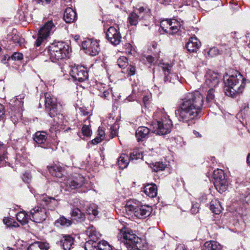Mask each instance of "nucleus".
Masks as SVG:
<instances>
[{
  "instance_id": "obj_29",
  "label": "nucleus",
  "mask_w": 250,
  "mask_h": 250,
  "mask_svg": "<svg viewBox=\"0 0 250 250\" xmlns=\"http://www.w3.org/2000/svg\"><path fill=\"white\" fill-rule=\"evenodd\" d=\"M144 192L151 198L155 197L157 193V188L155 184H148L144 188Z\"/></svg>"
},
{
  "instance_id": "obj_21",
  "label": "nucleus",
  "mask_w": 250,
  "mask_h": 250,
  "mask_svg": "<svg viewBox=\"0 0 250 250\" xmlns=\"http://www.w3.org/2000/svg\"><path fill=\"white\" fill-rule=\"evenodd\" d=\"M136 13L138 14L139 21H142V24L147 26L149 24V20L151 18L149 10L141 7L138 9V12Z\"/></svg>"
},
{
  "instance_id": "obj_54",
  "label": "nucleus",
  "mask_w": 250,
  "mask_h": 250,
  "mask_svg": "<svg viewBox=\"0 0 250 250\" xmlns=\"http://www.w3.org/2000/svg\"><path fill=\"white\" fill-rule=\"evenodd\" d=\"M129 72L128 73V74L130 75H133L135 74V67L133 66H131V65H130L129 66V67L127 68Z\"/></svg>"
},
{
  "instance_id": "obj_50",
  "label": "nucleus",
  "mask_w": 250,
  "mask_h": 250,
  "mask_svg": "<svg viewBox=\"0 0 250 250\" xmlns=\"http://www.w3.org/2000/svg\"><path fill=\"white\" fill-rule=\"evenodd\" d=\"M31 179V175L30 173L26 172L23 175L22 179L25 182L28 183Z\"/></svg>"
},
{
  "instance_id": "obj_15",
  "label": "nucleus",
  "mask_w": 250,
  "mask_h": 250,
  "mask_svg": "<svg viewBox=\"0 0 250 250\" xmlns=\"http://www.w3.org/2000/svg\"><path fill=\"white\" fill-rule=\"evenodd\" d=\"M84 178L82 175L78 174L67 179L65 182L66 190L74 189L81 187L84 183Z\"/></svg>"
},
{
  "instance_id": "obj_24",
  "label": "nucleus",
  "mask_w": 250,
  "mask_h": 250,
  "mask_svg": "<svg viewBox=\"0 0 250 250\" xmlns=\"http://www.w3.org/2000/svg\"><path fill=\"white\" fill-rule=\"evenodd\" d=\"M74 241V238L70 235H63L60 243L64 250H70L73 248Z\"/></svg>"
},
{
  "instance_id": "obj_10",
  "label": "nucleus",
  "mask_w": 250,
  "mask_h": 250,
  "mask_svg": "<svg viewBox=\"0 0 250 250\" xmlns=\"http://www.w3.org/2000/svg\"><path fill=\"white\" fill-rule=\"evenodd\" d=\"M160 24L164 32L171 35L177 33L181 27L180 22L176 19L163 20Z\"/></svg>"
},
{
  "instance_id": "obj_63",
  "label": "nucleus",
  "mask_w": 250,
  "mask_h": 250,
  "mask_svg": "<svg viewBox=\"0 0 250 250\" xmlns=\"http://www.w3.org/2000/svg\"><path fill=\"white\" fill-rule=\"evenodd\" d=\"M248 48L249 49V50L250 51V42H249L248 45Z\"/></svg>"
},
{
  "instance_id": "obj_59",
  "label": "nucleus",
  "mask_w": 250,
  "mask_h": 250,
  "mask_svg": "<svg viewBox=\"0 0 250 250\" xmlns=\"http://www.w3.org/2000/svg\"><path fill=\"white\" fill-rule=\"evenodd\" d=\"M104 134V132L103 130H99V135H100L99 137H101V138H103V135Z\"/></svg>"
},
{
  "instance_id": "obj_1",
  "label": "nucleus",
  "mask_w": 250,
  "mask_h": 250,
  "mask_svg": "<svg viewBox=\"0 0 250 250\" xmlns=\"http://www.w3.org/2000/svg\"><path fill=\"white\" fill-rule=\"evenodd\" d=\"M203 108V97L197 91L187 94L181 100L175 113L179 121L190 125L194 123L195 120L200 118Z\"/></svg>"
},
{
  "instance_id": "obj_40",
  "label": "nucleus",
  "mask_w": 250,
  "mask_h": 250,
  "mask_svg": "<svg viewBox=\"0 0 250 250\" xmlns=\"http://www.w3.org/2000/svg\"><path fill=\"white\" fill-rule=\"evenodd\" d=\"M7 159V152L4 144L0 142V163L5 162Z\"/></svg>"
},
{
  "instance_id": "obj_26",
  "label": "nucleus",
  "mask_w": 250,
  "mask_h": 250,
  "mask_svg": "<svg viewBox=\"0 0 250 250\" xmlns=\"http://www.w3.org/2000/svg\"><path fill=\"white\" fill-rule=\"evenodd\" d=\"M4 224L7 228L12 229L20 227V224L21 226H24L28 223L27 220H3Z\"/></svg>"
},
{
  "instance_id": "obj_39",
  "label": "nucleus",
  "mask_w": 250,
  "mask_h": 250,
  "mask_svg": "<svg viewBox=\"0 0 250 250\" xmlns=\"http://www.w3.org/2000/svg\"><path fill=\"white\" fill-rule=\"evenodd\" d=\"M49 248L48 244L40 243L38 245H30L27 250H47Z\"/></svg>"
},
{
  "instance_id": "obj_8",
  "label": "nucleus",
  "mask_w": 250,
  "mask_h": 250,
  "mask_svg": "<svg viewBox=\"0 0 250 250\" xmlns=\"http://www.w3.org/2000/svg\"><path fill=\"white\" fill-rule=\"evenodd\" d=\"M56 29V26L52 21L45 22L38 32V38L35 42L36 46H40Z\"/></svg>"
},
{
  "instance_id": "obj_56",
  "label": "nucleus",
  "mask_w": 250,
  "mask_h": 250,
  "mask_svg": "<svg viewBox=\"0 0 250 250\" xmlns=\"http://www.w3.org/2000/svg\"><path fill=\"white\" fill-rule=\"evenodd\" d=\"M175 250H186L184 245L179 244L177 246Z\"/></svg>"
},
{
  "instance_id": "obj_28",
  "label": "nucleus",
  "mask_w": 250,
  "mask_h": 250,
  "mask_svg": "<svg viewBox=\"0 0 250 250\" xmlns=\"http://www.w3.org/2000/svg\"><path fill=\"white\" fill-rule=\"evenodd\" d=\"M50 173L53 176L61 178L64 172L63 169L60 165H55L48 168Z\"/></svg>"
},
{
  "instance_id": "obj_25",
  "label": "nucleus",
  "mask_w": 250,
  "mask_h": 250,
  "mask_svg": "<svg viewBox=\"0 0 250 250\" xmlns=\"http://www.w3.org/2000/svg\"><path fill=\"white\" fill-rule=\"evenodd\" d=\"M140 202L135 200H130L126 202L125 208L126 212L128 215L134 214L135 210L139 208Z\"/></svg>"
},
{
  "instance_id": "obj_38",
  "label": "nucleus",
  "mask_w": 250,
  "mask_h": 250,
  "mask_svg": "<svg viewBox=\"0 0 250 250\" xmlns=\"http://www.w3.org/2000/svg\"><path fill=\"white\" fill-rule=\"evenodd\" d=\"M72 223L71 220H57L55 225L58 228H65L69 227Z\"/></svg>"
},
{
  "instance_id": "obj_17",
  "label": "nucleus",
  "mask_w": 250,
  "mask_h": 250,
  "mask_svg": "<svg viewBox=\"0 0 250 250\" xmlns=\"http://www.w3.org/2000/svg\"><path fill=\"white\" fill-rule=\"evenodd\" d=\"M218 83V74L211 70L208 71L205 75L204 85L208 87H215Z\"/></svg>"
},
{
  "instance_id": "obj_5",
  "label": "nucleus",
  "mask_w": 250,
  "mask_h": 250,
  "mask_svg": "<svg viewBox=\"0 0 250 250\" xmlns=\"http://www.w3.org/2000/svg\"><path fill=\"white\" fill-rule=\"evenodd\" d=\"M122 242L124 243L126 248L130 250H141L142 247V239L134 232L125 227L120 229Z\"/></svg>"
},
{
  "instance_id": "obj_37",
  "label": "nucleus",
  "mask_w": 250,
  "mask_h": 250,
  "mask_svg": "<svg viewBox=\"0 0 250 250\" xmlns=\"http://www.w3.org/2000/svg\"><path fill=\"white\" fill-rule=\"evenodd\" d=\"M139 21L137 13L133 12L129 14L128 17V21L130 25L136 26Z\"/></svg>"
},
{
  "instance_id": "obj_9",
  "label": "nucleus",
  "mask_w": 250,
  "mask_h": 250,
  "mask_svg": "<svg viewBox=\"0 0 250 250\" xmlns=\"http://www.w3.org/2000/svg\"><path fill=\"white\" fill-rule=\"evenodd\" d=\"M89 240L84 244L85 250H98V240L101 235L97 232L93 227H89L87 230Z\"/></svg>"
},
{
  "instance_id": "obj_13",
  "label": "nucleus",
  "mask_w": 250,
  "mask_h": 250,
  "mask_svg": "<svg viewBox=\"0 0 250 250\" xmlns=\"http://www.w3.org/2000/svg\"><path fill=\"white\" fill-rule=\"evenodd\" d=\"M69 73L75 81L83 82L88 78V71L83 66H72Z\"/></svg>"
},
{
  "instance_id": "obj_41",
  "label": "nucleus",
  "mask_w": 250,
  "mask_h": 250,
  "mask_svg": "<svg viewBox=\"0 0 250 250\" xmlns=\"http://www.w3.org/2000/svg\"><path fill=\"white\" fill-rule=\"evenodd\" d=\"M98 250H111V246L106 241L98 240Z\"/></svg>"
},
{
  "instance_id": "obj_44",
  "label": "nucleus",
  "mask_w": 250,
  "mask_h": 250,
  "mask_svg": "<svg viewBox=\"0 0 250 250\" xmlns=\"http://www.w3.org/2000/svg\"><path fill=\"white\" fill-rule=\"evenodd\" d=\"M82 132L83 135L89 137L91 135V130L89 127L86 125H83L82 128Z\"/></svg>"
},
{
  "instance_id": "obj_12",
  "label": "nucleus",
  "mask_w": 250,
  "mask_h": 250,
  "mask_svg": "<svg viewBox=\"0 0 250 250\" xmlns=\"http://www.w3.org/2000/svg\"><path fill=\"white\" fill-rule=\"evenodd\" d=\"M82 46L85 53L92 56L98 55L100 50L99 43L96 40L87 39L83 42Z\"/></svg>"
},
{
  "instance_id": "obj_35",
  "label": "nucleus",
  "mask_w": 250,
  "mask_h": 250,
  "mask_svg": "<svg viewBox=\"0 0 250 250\" xmlns=\"http://www.w3.org/2000/svg\"><path fill=\"white\" fill-rule=\"evenodd\" d=\"M210 209L213 213L216 214H219L222 209V207L220 202L216 200L211 201L210 205Z\"/></svg>"
},
{
  "instance_id": "obj_7",
  "label": "nucleus",
  "mask_w": 250,
  "mask_h": 250,
  "mask_svg": "<svg viewBox=\"0 0 250 250\" xmlns=\"http://www.w3.org/2000/svg\"><path fill=\"white\" fill-rule=\"evenodd\" d=\"M152 126L151 130L153 133L159 135H164L170 132L172 122L165 116L163 118L153 121Z\"/></svg>"
},
{
  "instance_id": "obj_49",
  "label": "nucleus",
  "mask_w": 250,
  "mask_h": 250,
  "mask_svg": "<svg viewBox=\"0 0 250 250\" xmlns=\"http://www.w3.org/2000/svg\"><path fill=\"white\" fill-rule=\"evenodd\" d=\"M27 214L24 211H21L16 213V219H27Z\"/></svg>"
},
{
  "instance_id": "obj_42",
  "label": "nucleus",
  "mask_w": 250,
  "mask_h": 250,
  "mask_svg": "<svg viewBox=\"0 0 250 250\" xmlns=\"http://www.w3.org/2000/svg\"><path fill=\"white\" fill-rule=\"evenodd\" d=\"M128 60L125 57H121L117 60V64L121 68H124L128 64Z\"/></svg>"
},
{
  "instance_id": "obj_57",
  "label": "nucleus",
  "mask_w": 250,
  "mask_h": 250,
  "mask_svg": "<svg viewBox=\"0 0 250 250\" xmlns=\"http://www.w3.org/2000/svg\"><path fill=\"white\" fill-rule=\"evenodd\" d=\"M109 95V92L107 91H104L101 95V97L104 98H107Z\"/></svg>"
},
{
  "instance_id": "obj_62",
  "label": "nucleus",
  "mask_w": 250,
  "mask_h": 250,
  "mask_svg": "<svg viewBox=\"0 0 250 250\" xmlns=\"http://www.w3.org/2000/svg\"><path fill=\"white\" fill-rule=\"evenodd\" d=\"M128 101H132V99H131V98L130 97H128L127 99H126ZM134 99H132V101H133Z\"/></svg>"
},
{
  "instance_id": "obj_20",
  "label": "nucleus",
  "mask_w": 250,
  "mask_h": 250,
  "mask_svg": "<svg viewBox=\"0 0 250 250\" xmlns=\"http://www.w3.org/2000/svg\"><path fill=\"white\" fill-rule=\"evenodd\" d=\"M47 133L45 131H37L33 135V139L42 147L47 146Z\"/></svg>"
},
{
  "instance_id": "obj_34",
  "label": "nucleus",
  "mask_w": 250,
  "mask_h": 250,
  "mask_svg": "<svg viewBox=\"0 0 250 250\" xmlns=\"http://www.w3.org/2000/svg\"><path fill=\"white\" fill-rule=\"evenodd\" d=\"M130 161L129 156L125 154H122L118 158V163L119 167L121 169L127 167Z\"/></svg>"
},
{
  "instance_id": "obj_32",
  "label": "nucleus",
  "mask_w": 250,
  "mask_h": 250,
  "mask_svg": "<svg viewBox=\"0 0 250 250\" xmlns=\"http://www.w3.org/2000/svg\"><path fill=\"white\" fill-rule=\"evenodd\" d=\"M149 155V153L143 154L142 153L139 152L138 150H134L130 153L129 158L130 161L137 160L139 159H142L143 160H147V157Z\"/></svg>"
},
{
  "instance_id": "obj_60",
  "label": "nucleus",
  "mask_w": 250,
  "mask_h": 250,
  "mask_svg": "<svg viewBox=\"0 0 250 250\" xmlns=\"http://www.w3.org/2000/svg\"><path fill=\"white\" fill-rule=\"evenodd\" d=\"M193 133L195 135H196V137H200L201 136V135L200 134V133L195 130L193 131Z\"/></svg>"
},
{
  "instance_id": "obj_3",
  "label": "nucleus",
  "mask_w": 250,
  "mask_h": 250,
  "mask_svg": "<svg viewBox=\"0 0 250 250\" xmlns=\"http://www.w3.org/2000/svg\"><path fill=\"white\" fill-rule=\"evenodd\" d=\"M69 45L63 42H54L49 45L47 51L50 59L53 62H57L66 57L69 53Z\"/></svg>"
},
{
  "instance_id": "obj_11",
  "label": "nucleus",
  "mask_w": 250,
  "mask_h": 250,
  "mask_svg": "<svg viewBox=\"0 0 250 250\" xmlns=\"http://www.w3.org/2000/svg\"><path fill=\"white\" fill-rule=\"evenodd\" d=\"M213 175L216 189L220 193L226 191L228 188V184L224 171L221 169L214 170Z\"/></svg>"
},
{
  "instance_id": "obj_16",
  "label": "nucleus",
  "mask_w": 250,
  "mask_h": 250,
  "mask_svg": "<svg viewBox=\"0 0 250 250\" xmlns=\"http://www.w3.org/2000/svg\"><path fill=\"white\" fill-rule=\"evenodd\" d=\"M106 37L108 41L114 45H117L121 42V35L120 32L113 26L110 27L106 33Z\"/></svg>"
},
{
  "instance_id": "obj_45",
  "label": "nucleus",
  "mask_w": 250,
  "mask_h": 250,
  "mask_svg": "<svg viewBox=\"0 0 250 250\" xmlns=\"http://www.w3.org/2000/svg\"><path fill=\"white\" fill-rule=\"evenodd\" d=\"M208 55L211 57L216 56L219 53V51L217 48L214 47L209 49L208 51Z\"/></svg>"
},
{
  "instance_id": "obj_30",
  "label": "nucleus",
  "mask_w": 250,
  "mask_h": 250,
  "mask_svg": "<svg viewBox=\"0 0 250 250\" xmlns=\"http://www.w3.org/2000/svg\"><path fill=\"white\" fill-rule=\"evenodd\" d=\"M222 247L216 241H209L205 243L203 250H221Z\"/></svg>"
},
{
  "instance_id": "obj_31",
  "label": "nucleus",
  "mask_w": 250,
  "mask_h": 250,
  "mask_svg": "<svg viewBox=\"0 0 250 250\" xmlns=\"http://www.w3.org/2000/svg\"><path fill=\"white\" fill-rule=\"evenodd\" d=\"M14 102L15 104H14L13 107H14V108H17V109H15V114L13 116L15 117L16 119L18 120L22 116L21 111L22 110L23 102L22 101L19 100L17 98L15 100Z\"/></svg>"
},
{
  "instance_id": "obj_47",
  "label": "nucleus",
  "mask_w": 250,
  "mask_h": 250,
  "mask_svg": "<svg viewBox=\"0 0 250 250\" xmlns=\"http://www.w3.org/2000/svg\"><path fill=\"white\" fill-rule=\"evenodd\" d=\"M10 58L14 61L21 60L23 58V55L20 53L15 52L12 55Z\"/></svg>"
},
{
  "instance_id": "obj_18",
  "label": "nucleus",
  "mask_w": 250,
  "mask_h": 250,
  "mask_svg": "<svg viewBox=\"0 0 250 250\" xmlns=\"http://www.w3.org/2000/svg\"><path fill=\"white\" fill-rule=\"evenodd\" d=\"M163 70L165 75V83L168 82L175 83L177 82H180L179 77L177 74L175 73H172L171 72V69L167 66L163 67Z\"/></svg>"
},
{
  "instance_id": "obj_58",
  "label": "nucleus",
  "mask_w": 250,
  "mask_h": 250,
  "mask_svg": "<svg viewBox=\"0 0 250 250\" xmlns=\"http://www.w3.org/2000/svg\"><path fill=\"white\" fill-rule=\"evenodd\" d=\"M247 162L248 165L250 166V153L248 154L247 158Z\"/></svg>"
},
{
  "instance_id": "obj_2",
  "label": "nucleus",
  "mask_w": 250,
  "mask_h": 250,
  "mask_svg": "<svg viewBox=\"0 0 250 250\" xmlns=\"http://www.w3.org/2000/svg\"><path fill=\"white\" fill-rule=\"evenodd\" d=\"M244 79L238 73V75L226 76L224 77V91L226 95L234 97L237 94L242 93L244 88L243 81Z\"/></svg>"
},
{
  "instance_id": "obj_4",
  "label": "nucleus",
  "mask_w": 250,
  "mask_h": 250,
  "mask_svg": "<svg viewBox=\"0 0 250 250\" xmlns=\"http://www.w3.org/2000/svg\"><path fill=\"white\" fill-rule=\"evenodd\" d=\"M35 196L40 206L35 207L30 210V214L33 218L34 217V215L36 214L40 215L46 214V208L52 210L58 205L57 200L54 197H49L45 194L41 195H36Z\"/></svg>"
},
{
  "instance_id": "obj_61",
  "label": "nucleus",
  "mask_w": 250,
  "mask_h": 250,
  "mask_svg": "<svg viewBox=\"0 0 250 250\" xmlns=\"http://www.w3.org/2000/svg\"><path fill=\"white\" fill-rule=\"evenodd\" d=\"M148 98L147 97L145 96L143 98V101H144V102L145 103L148 100Z\"/></svg>"
},
{
  "instance_id": "obj_19",
  "label": "nucleus",
  "mask_w": 250,
  "mask_h": 250,
  "mask_svg": "<svg viewBox=\"0 0 250 250\" xmlns=\"http://www.w3.org/2000/svg\"><path fill=\"white\" fill-rule=\"evenodd\" d=\"M152 211V208L149 206H142L139 207L138 209L135 210L134 213L135 216L138 219H145L149 216Z\"/></svg>"
},
{
  "instance_id": "obj_64",
  "label": "nucleus",
  "mask_w": 250,
  "mask_h": 250,
  "mask_svg": "<svg viewBox=\"0 0 250 250\" xmlns=\"http://www.w3.org/2000/svg\"><path fill=\"white\" fill-rule=\"evenodd\" d=\"M159 114V113L158 112H157L155 114V116H158V114Z\"/></svg>"
},
{
  "instance_id": "obj_51",
  "label": "nucleus",
  "mask_w": 250,
  "mask_h": 250,
  "mask_svg": "<svg viewBox=\"0 0 250 250\" xmlns=\"http://www.w3.org/2000/svg\"><path fill=\"white\" fill-rule=\"evenodd\" d=\"M124 47L126 53H131V51L132 46L130 43H125L124 45Z\"/></svg>"
},
{
  "instance_id": "obj_14",
  "label": "nucleus",
  "mask_w": 250,
  "mask_h": 250,
  "mask_svg": "<svg viewBox=\"0 0 250 250\" xmlns=\"http://www.w3.org/2000/svg\"><path fill=\"white\" fill-rule=\"evenodd\" d=\"M71 213L72 217L84 219L86 218L96 217L98 214V211L97 210L95 206H93L89 207L85 213H82L81 211L78 208L73 209Z\"/></svg>"
},
{
  "instance_id": "obj_23",
  "label": "nucleus",
  "mask_w": 250,
  "mask_h": 250,
  "mask_svg": "<svg viewBox=\"0 0 250 250\" xmlns=\"http://www.w3.org/2000/svg\"><path fill=\"white\" fill-rule=\"evenodd\" d=\"M201 46V43L196 37H191L186 45L189 52H196Z\"/></svg>"
},
{
  "instance_id": "obj_36",
  "label": "nucleus",
  "mask_w": 250,
  "mask_h": 250,
  "mask_svg": "<svg viewBox=\"0 0 250 250\" xmlns=\"http://www.w3.org/2000/svg\"><path fill=\"white\" fill-rule=\"evenodd\" d=\"M208 90L206 98V102L208 104V106H211L213 103H215V95H214V87H209Z\"/></svg>"
},
{
  "instance_id": "obj_55",
  "label": "nucleus",
  "mask_w": 250,
  "mask_h": 250,
  "mask_svg": "<svg viewBox=\"0 0 250 250\" xmlns=\"http://www.w3.org/2000/svg\"><path fill=\"white\" fill-rule=\"evenodd\" d=\"M174 0H161L160 3L165 5H169L171 2Z\"/></svg>"
},
{
  "instance_id": "obj_33",
  "label": "nucleus",
  "mask_w": 250,
  "mask_h": 250,
  "mask_svg": "<svg viewBox=\"0 0 250 250\" xmlns=\"http://www.w3.org/2000/svg\"><path fill=\"white\" fill-rule=\"evenodd\" d=\"M146 163L149 165L150 167L155 172L164 170L167 166L166 164L160 162H156L153 163L152 161H150V162L146 161Z\"/></svg>"
},
{
  "instance_id": "obj_27",
  "label": "nucleus",
  "mask_w": 250,
  "mask_h": 250,
  "mask_svg": "<svg viewBox=\"0 0 250 250\" xmlns=\"http://www.w3.org/2000/svg\"><path fill=\"white\" fill-rule=\"evenodd\" d=\"M77 17L76 12L71 8L67 7L63 14V19L67 23L73 22Z\"/></svg>"
},
{
  "instance_id": "obj_22",
  "label": "nucleus",
  "mask_w": 250,
  "mask_h": 250,
  "mask_svg": "<svg viewBox=\"0 0 250 250\" xmlns=\"http://www.w3.org/2000/svg\"><path fill=\"white\" fill-rule=\"evenodd\" d=\"M151 129L147 127L139 126L136 130L135 136L138 142H143L148 137Z\"/></svg>"
},
{
  "instance_id": "obj_43",
  "label": "nucleus",
  "mask_w": 250,
  "mask_h": 250,
  "mask_svg": "<svg viewBox=\"0 0 250 250\" xmlns=\"http://www.w3.org/2000/svg\"><path fill=\"white\" fill-rule=\"evenodd\" d=\"M119 126L118 125H114L110 127V137L113 138L118 135V128Z\"/></svg>"
},
{
  "instance_id": "obj_52",
  "label": "nucleus",
  "mask_w": 250,
  "mask_h": 250,
  "mask_svg": "<svg viewBox=\"0 0 250 250\" xmlns=\"http://www.w3.org/2000/svg\"><path fill=\"white\" fill-rule=\"evenodd\" d=\"M104 138L101 137H97L91 141V144L97 145Z\"/></svg>"
},
{
  "instance_id": "obj_48",
  "label": "nucleus",
  "mask_w": 250,
  "mask_h": 250,
  "mask_svg": "<svg viewBox=\"0 0 250 250\" xmlns=\"http://www.w3.org/2000/svg\"><path fill=\"white\" fill-rule=\"evenodd\" d=\"M199 205L196 203L192 204V208L190 209L191 213L193 214H196L199 212Z\"/></svg>"
},
{
  "instance_id": "obj_46",
  "label": "nucleus",
  "mask_w": 250,
  "mask_h": 250,
  "mask_svg": "<svg viewBox=\"0 0 250 250\" xmlns=\"http://www.w3.org/2000/svg\"><path fill=\"white\" fill-rule=\"evenodd\" d=\"M158 60V57H152V56L150 55H148L146 57V62L150 65L155 64L157 62Z\"/></svg>"
},
{
  "instance_id": "obj_53",
  "label": "nucleus",
  "mask_w": 250,
  "mask_h": 250,
  "mask_svg": "<svg viewBox=\"0 0 250 250\" xmlns=\"http://www.w3.org/2000/svg\"><path fill=\"white\" fill-rule=\"evenodd\" d=\"M5 110L3 105L0 104V120L2 119L3 116L4 115Z\"/></svg>"
},
{
  "instance_id": "obj_6",
  "label": "nucleus",
  "mask_w": 250,
  "mask_h": 250,
  "mask_svg": "<svg viewBox=\"0 0 250 250\" xmlns=\"http://www.w3.org/2000/svg\"><path fill=\"white\" fill-rule=\"evenodd\" d=\"M45 111L51 118L60 115L61 105L57 103V99L49 93L44 94Z\"/></svg>"
}]
</instances>
